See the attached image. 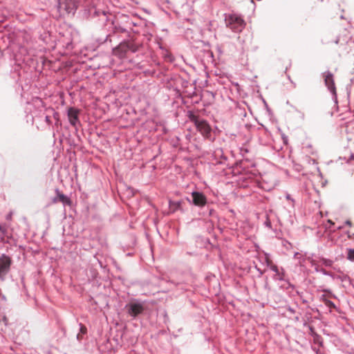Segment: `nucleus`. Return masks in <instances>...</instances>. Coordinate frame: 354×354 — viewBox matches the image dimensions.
Returning <instances> with one entry per match:
<instances>
[{
    "mask_svg": "<svg viewBox=\"0 0 354 354\" xmlns=\"http://www.w3.org/2000/svg\"><path fill=\"white\" fill-rule=\"evenodd\" d=\"M186 116L190 122L194 124L197 131L205 139L209 141L214 140L215 138L212 134V129L206 120L201 118L194 110H188L186 113Z\"/></svg>",
    "mask_w": 354,
    "mask_h": 354,
    "instance_id": "obj_1",
    "label": "nucleus"
},
{
    "mask_svg": "<svg viewBox=\"0 0 354 354\" xmlns=\"http://www.w3.org/2000/svg\"><path fill=\"white\" fill-rule=\"evenodd\" d=\"M143 48V45L135 40L128 39L120 43L113 48V53L120 57H124L131 53H140Z\"/></svg>",
    "mask_w": 354,
    "mask_h": 354,
    "instance_id": "obj_2",
    "label": "nucleus"
},
{
    "mask_svg": "<svg viewBox=\"0 0 354 354\" xmlns=\"http://www.w3.org/2000/svg\"><path fill=\"white\" fill-rule=\"evenodd\" d=\"M124 310L132 320H135L145 313L147 306L144 301L131 299L124 306Z\"/></svg>",
    "mask_w": 354,
    "mask_h": 354,
    "instance_id": "obj_3",
    "label": "nucleus"
},
{
    "mask_svg": "<svg viewBox=\"0 0 354 354\" xmlns=\"http://www.w3.org/2000/svg\"><path fill=\"white\" fill-rule=\"evenodd\" d=\"M84 14L88 19L101 27L106 26L109 21V13L95 6H91L86 9Z\"/></svg>",
    "mask_w": 354,
    "mask_h": 354,
    "instance_id": "obj_4",
    "label": "nucleus"
},
{
    "mask_svg": "<svg viewBox=\"0 0 354 354\" xmlns=\"http://www.w3.org/2000/svg\"><path fill=\"white\" fill-rule=\"evenodd\" d=\"M224 21L226 27L236 33L241 32L246 25L243 17L236 12L225 13Z\"/></svg>",
    "mask_w": 354,
    "mask_h": 354,
    "instance_id": "obj_5",
    "label": "nucleus"
},
{
    "mask_svg": "<svg viewBox=\"0 0 354 354\" xmlns=\"http://www.w3.org/2000/svg\"><path fill=\"white\" fill-rule=\"evenodd\" d=\"M214 159L216 160V165H222L226 166L229 168H232V173L236 174H242V173L245 172V163L243 161H241L239 162H236L234 167L231 166L228 162V159L227 156H225L223 153V151L221 149H218L214 151Z\"/></svg>",
    "mask_w": 354,
    "mask_h": 354,
    "instance_id": "obj_6",
    "label": "nucleus"
},
{
    "mask_svg": "<svg viewBox=\"0 0 354 354\" xmlns=\"http://www.w3.org/2000/svg\"><path fill=\"white\" fill-rule=\"evenodd\" d=\"M79 0H57V8L61 15H74L78 8Z\"/></svg>",
    "mask_w": 354,
    "mask_h": 354,
    "instance_id": "obj_7",
    "label": "nucleus"
},
{
    "mask_svg": "<svg viewBox=\"0 0 354 354\" xmlns=\"http://www.w3.org/2000/svg\"><path fill=\"white\" fill-rule=\"evenodd\" d=\"M322 76L324 78L326 86L332 94L333 100H334L335 103L337 104V97L333 74L330 71H327L322 73Z\"/></svg>",
    "mask_w": 354,
    "mask_h": 354,
    "instance_id": "obj_8",
    "label": "nucleus"
},
{
    "mask_svg": "<svg viewBox=\"0 0 354 354\" xmlns=\"http://www.w3.org/2000/svg\"><path fill=\"white\" fill-rule=\"evenodd\" d=\"M188 203L194 206L203 208L207 203V196L201 192L194 191L191 193V197L185 198Z\"/></svg>",
    "mask_w": 354,
    "mask_h": 354,
    "instance_id": "obj_9",
    "label": "nucleus"
},
{
    "mask_svg": "<svg viewBox=\"0 0 354 354\" xmlns=\"http://www.w3.org/2000/svg\"><path fill=\"white\" fill-rule=\"evenodd\" d=\"M15 7V0L0 1V23L6 19Z\"/></svg>",
    "mask_w": 354,
    "mask_h": 354,
    "instance_id": "obj_10",
    "label": "nucleus"
},
{
    "mask_svg": "<svg viewBox=\"0 0 354 354\" xmlns=\"http://www.w3.org/2000/svg\"><path fill=\"white\" fill-rule=\"evenodd\" d=\"M11 264L12 259L9 256L5 254L0 256V281H4L6 280V277L10 270Z\"/></svg>",
    "mask_w": 354,
    "mask_h": 354,
    "instance_id": "obj_11",
    "label": "nucleus"
},
{
    "mask_svg": "<svg viewBox=\"0 0 354 354\" xmlns=\"http://www.w3.org/2000/svg\"><path fill=\"white\" fill-rule=\"evenodd\" d=\"M122 19L127 23L129 31L138 33L140 28L145 25V22L141 19H134L127 15H123Z\"/></svg>",
    "mask_w": 354,
    "mask_h": 354,
    "instance_id": "obj_12",
    "label": "nucleus"
},
{
    "mask_svg": "<svg viewBox=\"0 0 354 354\" xmlns=\"http://www.w3.org/2000/svg\"><path fill=\"white\" fill-rule=\"evenodd\" d=\"M79 114L80 110L75 107H69L67 109V116L69 122L73 127H75V129H77L78 125H80Z\"/></svg>",
    "mask_w": 354,
    "mask_h": 354,
    "instance_id": "obj_13",
    "label": "nucleus"
},
{
    "mask_svg": "<svg viewBox=\"0 0 354 354\" xmlns=\"http://www.w3.org/2000/svg\"><path fill=\"white\" fill-rule=\"evenodd\" d=\"M112 25L114 33H126L129 32L127 23L124 21L122 16L120 19H117L115 21H113Z\"/></svg>",
    "mask_w": 354,
    "mask_h": 354,
    "instance_id": "obj_14",
    "label": "nucleus"
},
{
    "mask_svg": "<svg viewBox=\"0 0 354 354\" xmlns=\"http://www.w3.org/2000/svg\"><path fill=\"white\" fill-rule=\"evenodd\" d=\"M55 196L52 198L53 203H62L64 206H71L72 204V201L71 198L62 193L58 188H56L55 190Z\"/></svg>",
    "mask_w": 354,
    "mask_h": 354,
    "instance_id": "obj_15",
    "label": "nucleus"
},
{
    "mask_svg": "<svg viewBox=\"0 0 354 354\" xmlns=\"http://www.w3.org/2000/svg\"><path fill=\"white\" fill-rule=\"evenodd\" d=\"M185 203L184 200H178V201H169V207L171 212H176L177 211H180L181 212H185Z\"/></svg>",
    "mask_w": 354,
    "mask_h": 354,
    "instance_id": "obj_16",
    "label": "nucleus"
},
{
    "mask_svg": "<svg viewBox=\"0 0 354 354\" xmlns=\"http://www.w3.org/2000/svg\"><path fill=\"white\" fill-rule=\"evenodd\" d=\"M271 270L273 271L275 274L273 276V279L274 280L279 281H285V270L283 268H281L280 269L278 268L277 265L271 267Z\"/></svg>",
    "mask_w": 354,
    "mask_h": 354,
    "instance_id": "obj_17",
    "label": "nucleus"
},
{
    "mask_svg": "<svg viewBox=\"0 0 354 354\" xmlns=\"http://www.w3.org/2000/svg\"><path fill=\"white\" fill-rule=\"evenodd\" d=\"M11 236L8 234L6 224H0V240L1 242L8 243Z\"/></svg>",
    "mask_w": 354,
    "mask_h": 354,
    "instance_id": "obj_18",
    "label": "nucleus"
},
{
    "mask_svg": "<svg viewBox=\"0 0 354 354\" xmlns=\"http://www.w3.org/2000/svg\"><path fill=\"white\" fill-rule=\"evenodd\" d=\"M239 180H242L241 183H240L241 186L242 187H248L250 184L252 182V180L250 177V176H248V174H246V176H245L243 174H242V176L240 177Z\"/></svg>",
    "mask_w": 354,
    "mask_h": 354,
    "instance_id": "obj_19",
    "label": "nucleus"
},
{
    "mask_svg": "<svg viewBox=\"0 0 354 354\" xmlns=\"http://www.w3.org/2000/svg\"><path fill=\"white\" fill-rule=\"evenodd\" d=\"M201 214L203 215V216H208V217L215 218H218L216 211L212 208H209V207H207V212H203L202 213H201Z\"/></svg>",
    "mask_w": 354,
    "mask_h": 354,
    "instance_id": "obj_20",
    "label": "nucleus"
},
{
    "mask_svg": "<svg viewBox=\"0 0 354 354\" xmlns=\"http://www.w3.org/2000/svg\"><path fill=\"white\" fill-rule=\"evenodd\" d=\"M111 35L109 34V35H106L104 37H100V38L97 39L96 41L100 44H103L107 43L108 41L111 42Z\"/></svg>",
    "mask_w": 354,
    "mask_h": 354,
    "instance_id": "obj_21",
    "label": "nucleus"
},
{
    "mask_svg": "<svg viewBox=\"0 0 354 354\" xmlns=\"http://www.w3.org/2000/svg\"><path fill=\"white\" fill-rule=\"evenodd\" d=\"M286 283L284 285L281 286V288L288 290L289 288H291L292 290H294L295 288V286L290 282L289 280L286 279L283 281Z\"/></svg>",
    "mask_w": 354,
    "mask_h": 354,
    "instance_id": "obj_22",
    "label": "nucleus"
},
{
    "mask_svg": "<svg viewBox=\"0 0 354 354\" xmlns=\"http://www.w3.org/2000/svg\"><path fill=\"white\" fill-rule=\"evenodd\" d=\"M347 259L351 261H354V248L347 249Z\"/></svg>",
    "mask_w": 354,
    "mask_h": 354,
    "instance_id": "obj_23",
    "label": "nucleus"
},
{
    "mask_svg": "<svg viewBox=\"0 0 354 354\" xmlns=\"http://www.w3.org/2000/svg\"><path fill=\"white\" fill-rule=\"evenodd\" d=\"M324 304L328 308H329L330 310H331V309H336V310H337V308L336 305L334 304V302H333L332 301H330L329 299L326 301V303Z\"/></svg>",
    "mask_w": 354,
    "mask_h": 354,
    "instance_id": "obj_24",
    "label": "nucleus"
},
{
    "mask_svg": "<svg viewBox=\"0 0 354 354\" xmlns=\"http://www.w3.org/2000/svg\"><path fill=\"white\" fill-rule=\"evenodd\" d=\"M80 326V331L78 333H81L82 335H86L87 333V328L86 327L82 324V323L79 324Z\"/></svg>",
    "mask_w": 354,
    "mask_h": 354,
    "instance_id": "obj_25",
    "label": "nucleus"
},
{
    "mask_svg": "<svg viewBox=\"0 0 354 354\" xmlns=\"http://www.w3.org/2000/svg\"><path fill=\"white\" fill-rule=\"evenodd\" d=\"M164 58L165 60L169 62H174V59L172 56V55L168 52H167L165 55H164Z\"/></svg>",
    "mask_w": 354,
    "mask_h": 354,
    "instance_id": "obj_26",
    "label": "nucleus"
},
{
    "mask_svg": "<svg viewBox=\"0 0 354 354\" xmlns=\"http://www.w3.org/2000/svg\"><path fill=\"white\" fill-rule=\"evenodd\" d=\"M264 225L269 229H272V223L268 214L266 215V221H264Z\"/></svg>",
    "mask_w": 354,
    "mask_h": 354,
    "instance_id": "obj_27",
    "label": "nucleus"
},
{
    "mask_svg": "<svg viewBox=\"0 0 354 354\" xmlns=\"http://www.w3.org/2000/svg\"><path fill=\"white\" fill-rule=\"evenodd\" d=\"M333 261L330 260V259H323V263L326 266H328V267H330L332 266L333 265Z\"/></svg>",
    "mask_w": 354,
    "mask_h": 354,
    "instance_id": "obj_28",
    "label": "nucleus"
},
{
    "mask_svg": "<svg viewBox=\"0 0 354 354\" xmlns=\"http://www.w3.org/2000/svg\"><path fill=\"white\" fill-rule=\"evenodd\" d=\"M266 264L267 267H268L270 270H271L272 266H275V264H274L272 263V260H270L269 258H266Z\"/></svg>",
    "mask_w": 354,
    "mask_h": 354,
    "instance_id": "obj_29",
    "label": "nucleus"
},
{
    "mask_svg": "<svg viewBox=\"0 0 354 354\" xmlns=\"http://www.w3.org/2000/svg\"><path fill=\"white\" fill-rule=\"evenodd\" d=\"M283 246L287 250H289L290 248H292V244L288 241L284 240L283 241Z\"/></svg>",
    "mask_w": 354,
    "mask_h": 354,
    "instance_id": "obj_30",
    "label": "nucleus"
},
{
    "mask_svg": "<svg viewBox=\"0 0 354 354\" xmlns=\"http://www.w3.org/2000/svg\"><path fill=\"white\" fill-rule=\"evenodd\" d=\"M0 323H3L5 326H7L8 324V320L6 316L3 315L1 318H0Z\"/></svg>",
    "mask_w": 354,
    "mask_h": 354,
    "instance_id": "obj_31",
    "label": "nucleus"
},
{
    "mask_svg": "<svg viewBox=\"0 0 354 354\" xmlns=\"http://www.w3.org/2000/svg\"><path fill=\"white\" fill-rule=\"evenodd\" d=\"M349 81H350V86L354 83V72L351 73L350 77H349ZM349 85H347V88H348Z\"/></svg>",
    "mask_w": 354,
    "mask_h": 354,
    "instance_id": "obj_32",
    "label": "nucleus"
},
{
    "mask_svg": "<svg viewBox=\"0 0 354 354\" xmlns=\"http://www.w3.org/2000/svg\"><path fill=\"white\" fill-rule=\"evenodd\" d=\"M320 272H321L324 275H326V276H330V277H332V274H331L330 272L327 271L326 270H325V269H324V268L321 269V270H320Z\"/></svg>",
    "mask_w": 354,
    "mask_h": 354,
    "instance_id": "obj_33",
    "label": "nucleus"
},
{
    "mask_svg": "<svg viewBox=\"0 0 354 354\" xmlns=\"http://www.w3.org/2000/svg\"><path fill=\"white\" fill-rule=\"evenodd\" d=\"M45 121L46 122V123H47L48 125H50V124L52 123L50 116L46 115V116H45Z\"/></svg>",
    "mask_w": 354,
    "mask_h": 354,
    "instance_id": "obj_34",
    "label": "nucleus"
},
{
    "mask_svg": "<svg viewBox=\"0 0 354 354\" xmlns=\"http://www.w3.org/2000/svg\"><path fill=\"white\" fill-rule=\"evenodd\" d=\"M323 291L328 293L331 297L336 298V297L332 293V292L330 290L325 289Z\"/></svg>",
    "mask_w": 354,
    "mask_h": 354,
    "instance_id": "obj_35",
    "label": "nucleus"
},
{
    "mask_svg": "<svg viewBox=\"0 0 354 354\" xmlns=\"http://www.w3.org/2000/svg\"><path fill=\"white\" fill-rule=\"evenodd\" d=\"M83 335H82L81 333H77V336H76V338H77V341L81 342L82 339H83Z\"/></svg>",
    "mask_w": 354,
    "mask_h": 354,
    "instance_id": "obj_36",
    "label": "nucleus"
},
{
    "mask_svg": "<svg viewBox=\"0 0 354 354\" xmlns=\"http://www.w3.org/2000/svg\"><path fill=\"white\" fill-rule=\"evenodd\" d=\"M320 299L322 301H323L324 304L326 303V301L328 300L326 296V295H322L320 297Z\"/></svg>",
    "mask_w": 354,
    "mask_h": 354,
    "instance_id": "obj_37",
    "label": "nucleus"
},
{
    "mask_svg": "<svg viewBox=\"0 0 354 354\" xmlns=\"http://www.w3.org/2000/svg\"><path fill=\"white\" fill-rule=\"evenodd\" d=\"M158 1L162 4H169L170 3L169 0H158Z\"/></svg>",
    "mask_w": 354,
    "mask_h": 354,
    "instance_id": "obj_38",
    "label": "nucleus"
},
{
    "mask_svg": "<svg viewBox=\"0 0 354 354\" xmlns=\"http://www.w3.org/2000/svg\"><path fill=\"white\" fill-rule=\"evenodd\" d=\"M207 224L208 225V226H211L212 227H213V226H214V221L212 219H209L207 221Z\"/></svg>",
    "mask_w": 354,
    "mask_h": 354,
    "instance_id": "obj_39",
    "label": "nucleus"
},
{
    "mask_svg": "<svg viewBox=\"0 0 354 354\" xmlns=\"http://www.w3.org/2000/svg\"><path fill=\"white\" fill-rule=\"evenodd\" d=\"M12 212H10L9 214H8L6 216V220L8 221H10L12 219Z\"/></svg>",
    "mask_w": 354,
    "mask_h": 354,
    "instance_id": "obj_40",
    "label": "nucleus"
},
{
    "mask_svg": "<svg viewBox=\"0 0 354 354\" xmlns=\"http://www.w3.org/2000/svg\"><path fill=\"white\" fill-rule=\"evenodd\" d=\"M256 269L258 271L259 274L260 276L263 275V273H264V270H262L260 268H258L257 266H256Z\"/></svg>",
    "mask_w": 354,
    "mask_h": 354,
    "instance_id": "obj_41",
    "label": "nucleus"
},
{
    "mask_svg": "<svg viewBox=\"0 0 354 354\" xmlns=\"http://www.w3.org/2000/svg\"><path fill=\"white\" fill-rule=\"evenodd\" d=\"M328 223L330 224V226L328 227V228H331L332 226L335 225V223L333 222L331 220H328Z\"/></svg>",
    "mask_w": 354,
    "mask_h": 354,
    "instance_id": "obj_42",
    "label": "nucleus"
},
{
    "mask_svg": "<svg viewBox=\"0 0 354 354\" xmlns=\"http://www.w3.org/2000/svg\"><path fill=\"white\" fill-rule=\"evenodd\" d=\"M300 257H301L300 253H299L297 252L294 254V258L295 259H299V258H300Z\"/></svg>",
    "mask_w": 354,
    "mask_h": 354,
    "instance_id": "obj_43",
    "label": "nucleus"
},
{
    "mask_svg": "<svg viewBox=\"0 0 354 354\" xmlns=\"http://www.w3.org/2000/svg\"><path fill=\"white\" fill-rule=\"evenodd\" d=\"M286 198V199L290 200L292 202H294V200L291 198L290 194H287Z\"/></svg>",
    "mask_w": 354,
    "mask_h": 354,
    "instance_id": "obj_44",
    "label": "nucleus"
},
{
    "mask_svg": "<svg viewBox=\"0 0 354 354\" xmlns=\"http://www.w3.org/2000/svg\"><path fill=\"white\" fill-rule=\"evenodd\" d=\"M21 53H23V52H26L28 55H29V54H30V53H29V52H28V51H27V50H26V48H24V47H22V48H21Z\"/></svg>",
    "mask_w": 354,
    "mask_h": 354,
    "instance_id": "obj_45",
    "label": "nucleus"
},
{
    "mask_svg": "<svg viewBox=\"0 0 354 354\" xmlns=\"http://www.w3.org/2000/svg\"><path fill=\"white\" fill-rule=\"evenodd\" d=\"M66 48H67L68 49H71V48H72V44H71V43H67V44H66Z\"/></svg>",
    "mask_w": 354,
    "mask_h": 354,
    "instance_id": "obj_46",
    "label": "nucleus"
},
{
    "mask_svg": "<svg viewBox=\"0 0 354 354\" xmlns=\"http://www.w3.org/2000/svg\"><path fill=\"white\" fill-rule=\"evenodd\" d=\"M282 138H283V142H284L285 143H286V142H287V140H288V139H287V137H286V136H285L284 135H283Z\"/></svg>",
    "mask_w": 354,
    "mask_h": 354,
    "instance_id": "obj_47",
    "label": "nucleus"
},
{
    "mask_svg": "<svg viewBox=\"0 0 354 354\" xmlns=\"http://www.w3.org/2000/svg\"><path fill=\"white\" fill-rule=\"evenodd\" d=\"M345 223H346V225H349V226H351V222L350 221H346L345 222Z\"/></svg>",
    "mask_w": 354,
    "mask_h": 354,
    "instance_id": "obj_48",
    "label": "nucleus"
},
{
    "mask_svg": "<svg viewBox=\"0 0 354 354\" xmlns=\"http://www.w3.org/2000/svg\"><path fill=\"white\" fill-rule=\"evenodd\" d=\"M350 160H354V153L351 154Z\"/></svg>",
    "mask_w": 354,
    "mask_h": 354,
    "instance_id": "obj_49",
    "label": "nucleus"
},
{
    "mask_svg": "<svg viewBox=\"0 0 354 354\" xmlns=\"http://www.w3.org/2000/svg\"><path fill=\"white\" fill-rule=\"evenodd\" d=\"M337 229H342V227L339 226V227H337Z\"/></svg>",
    "mask_w": 354,
    "mask_h": 354,
    "instance_id": "obj_50",
    "label": "nucleus"
},
{
    "mask_svg": "<svg viewBox=\"0 0 354 354\" xmlns=\"http://www.w3.org/2000/svg\"><path fill=\"white\" fill-rule=\"evenodd\" d=\"M251 1H252V3L254 2V1H253V0H251Z\"/></svg>",
    "mask_w": 354,
    "mask_h": 354,
    "instance_id": "obj_51",
    "label": "nucleus"
}]
</instances>
